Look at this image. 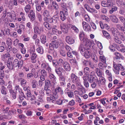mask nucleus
Wrapping results in <instances>:
<instances>
[{"label": "nucleus", "mask_w": 125, "mask_h": 125, "mask_svg": "<svg viewBox=\"0 0 125 125\" xmlns=\"http://www.w3.org/2000/svg\"><path fill=\"white\" fill-rule=\"evenodd\" d=\"M43 15L44 17L43 20L44 21H47L51 23L53 22V20L51 16H50L49 12L48 11L46 10H44Z\"/></svg>", "instance_id": "obj_1"}, {"label": "nucleus", "mask_w": 125, "mask_h": 125, "mask_svg": "<svg viewBox=\"0 0 125 125\" xmlns=\"http://www.w3.org/2000/svg\"><path fill=\"white\" fill-rule=\"evenodd\" d=\"M114 67L115 69L113 71L116 74H118L120 71H123L124 70V68L120 64H114Z\"/></svg>", "instance_id": "obj_2"}, {"label": "nucleus", "mask_w": 125, "mask_h": 125, "mask_svg": "<svg viewBox=\"0 0 125 125\" xmlns=\"http://www.w3.org/2000/svg\"><path fill=\"white\" fill-rule=\"evenodd\" d=\"M9 17L10 18V19H9V21L10 22L13 21H15L17 20V17L16 14L12 13L10 12H7V17L5 19V22L7 20V22H8L7 18H9Z\"/></svg>", "instance_id": "obj_3"}, {"label": "nucleus", "mask_w": 125, "mask_h": 125, "mask_svg": "<svg viewBox=\"0 0 125 125\" xmlns=\"http://www.w3.org/2000/svg\"><path fill=\"white\" fill-rule=\"evenodd\" d=\"M62 68L59 67L57 69H56L55 71L57 75L60 76L59 80L60 82L62 81H65V79L64 77L62 76H61L62 75V72H61L62 70Z\"/></svg>", "instance_id": "obj_4"}, {"label": "nucleus", "mask_w": 125, "mask_h": 125, "mask_svg": "<svg viewBox=\"0 0 125 125\" xmlns=\"http://www.w3.org/2000/svg\"><path fill=\"white\" fill-rule=\"evenodd\" d=\"M81 42L87 48V49H90L91 46L92 42L86 38H85L81 41Z\"/></svg>", "instance_id": "obj_5"}, {"label": "nucleus", "mask_w": 125, "mask_h": 125, "mask_svg": "<svg viewBox=\"0 0 125 125\" xmlns=\"http://www.w3.org/2000/svg\"><path fill=\"white\" fill-rule=\"evenodd\" d=\"M70 24H67L63 23L61 25V27L62 31L64 33H67L69 28H70Z\"/></svg>", "instance_id": "obj_6"}, {"label": "nucleus", "mask_w": 125, "mask_h": 125, "mask_svg": "<svg viewBox=\"0 0 125 125\" xmlns=\"http://www.w3.org/2000/svg\"><path fill=\"white\" fill-rule=\"evenodd\" d=\"M44 31V28L42 27H39L37 26H35L34 27V31L35 34H40Z\"/></svg>", "instance_id": "obj_7"}, {"label": "nucleus", "mask_w": 125, "mask_h": 125, "mask_svg": "<svg viewBox=\"0 0 125 125\" xmlns=\"http://www.w3.org/2000/svg\"><path fill=\"white\" fill-rule=\"evenodd\" d=\"M71 80L73 83L79 82V80L78 77L74 73H72L70 75Z\"/></svg>", "instance_id": "obj_8"}, {"label": "nucleus", "mask_w": 125, "mask_h": 125, "mask_svg": "<svg viewBox=\"0 0 125 125\" xmlns=\"http://www.w3.org/2000/svg\"><path fill=\"white\" fill-rule=\"evenodd\" d=\"M14 65H15L16 67H18V68L21 67L23 64V61L21 60L19 61L17 59H15L13 62Z\"/></svg>", "instance_id": "obj_9"}, {"label": "nucleus", "mask_w": 125, "mask_h": 125, "mask_svg": "<svg viewBox=\"0 0 125 125\" xmlns=\"http://www.w3.org/2000/svg\"><path fill=\"white\" fill-rule=\"evenodd\" d=\"M111 31L112 34L114 37H118L120 35V32L116 29L113 27L112 28Z\"/></svg>", "instance_id": "obj_10"}, {"label": "nucleus", "mask_w": 125, "mask_h": 125, "mask_svg": "<svg viewBox=\"0 0 125 125\" xmlns=\"http://www.w3.org/2000/svg\"><path fill=\"white\" fill-rule=\"evenodd\" d=\"M83 28L84 30L86 31H91V27L89 24L84 21L82 22Z\"/></svg>", "instance_id": "obj_11"}, {"label": "nucleus", "mask_w": 125, "mask_h": 125, "mask_svg": "<svg viewBox=\"0 0 125 125\" xmlns=\"http://www.w3.org/2000/svg\"><path fill=\"white\" fill-rule=\"evenodd\" d=\"M84 7L86 10L89 12L91 13H97V11L95 9L93 8H91L89 5L87 4H85L84 5Z\"/></svg>", "instance_id": "obj_12"}, {"label": "nucleus", "mask_w": 125, "mask_h": 125, "mask_svg": "<svg viewBox=\"0 0 125 125\" xmlns=\"http://www.w3.org/2000/svg\"><path fill=\"white\" fill-rule=\"evenodd\" d=\"M45 85L44 86V90H46L48 89L50 86H51L52 87H54V84L52 82L51 83L50 81L49 80H46L45 81Z\"/></svg>", "instance_id": "obj_13"}, {"label": "nucleus", "mask_w": 125, "mask_h": 125, "mask_svg": "<svg viewBox=\"0 0 125 125\" xmlns=\"http://www.w3.org/2000/svg\"><path fill=\"white\" fill-rule=\"evenodd\" d=\"M94 72H92L91 73V74L89 75L88 76V81L90 83H92L93 82L96 80L98 79L96 77H94L93 75V74H94Z\"/></svg>", "instance_id": "obj_14"}, {"label": "nucleus", "mask_w": 125, "mask_h": 125, "mask_svg": "<svg viewBox=\"0 0 125 125\" xmlns=\"http://www.w3.org/2000/svg\"><path fill=\"white\" fill-rule=\"evenodd\" d=\"M28 16L30 19L31 21H34L35 18V13L32 10L30 11V13L28 15Z\"/></svg>", "instance_id": "obj_15"}, {"label": "nucleus", "mask_w": 125, "mask_h": 125, "mask_svg": "<svg viewBox=\"0 0 125 125\" xmlns=\"http://www.w3.org/2000/svg\"><path fill=\"white\" fill-rule=\"evenodd\" d=\"M63 67L65 70L67 71H69L71 69L69 63L66 62H64L63 64Z\"/></svg>", "instance_id": "obj_16"}, {"label": "nucleus", "mask_w": 125, "mask_h": 125, "mask_svg": "<svg viewBox=\"0 0 125 125\" xmlns=\"http://www.w3.org/2000/svg\"><path fill=\"white\" fill-rule=\"evenodd\" d=\"M88 49L87 47L86 48V47L85 48L83 47V45L82 44H80L78 48V50L80 52L82 55L84 54V53L85 52L86 50Z\"/></svg>", "instance_id": "obj_17"}, {"label": "nucleus", "mask_w": 125, "mask_h": 125, "mask_svg": "<svg viewBox=\"0 0 125 125\" xmlns=\"http://www.w3.org/2000/svg\"><path fill=\"white\" fill-rule=\"evenodd\" d=\"M31 56V62L33 63H35L36 62L37 60L36 58L37 57V55L36 53H31L30 54Z\"/></svg>", "instance_id": "obj_18"}, {"label": "nucleus", "mask_w": 125, "mask_h": 125, "mask_svg": "<svg viewBox=\"0 0 125 125\" xmlns=\"http://www.w3.org/2000/svg\"><path fill=\"white\" fill-rule=\"evenodd\" d=\"M109 17L113 22L117 23L118 22V20L115 15H111L109 16Z\"/></svg>", "instance_id": "obj_19"}, {"label": "nucleus", "mask_w": 125, "mask_h": 125, "mask_svg": "<svg viewBox=\"0 0 125 125\" xmlns=\"http://www.w3.org/2000/svg\"><path fill=\"white\" fill-rule=\"evenodd\" d=\"M66 42L69 44H72L74 42V40L72 38L69 36H67L66 38Z\"/></svg>", "instance_id": "obj_20"}, {"label": "nucleus", "mask_w": 125, "mask_h": 125, "mask_svg": "<svg viewBox=\"0 0 125 125\" xmlns=\"http://www.w3.org/2000/svg\"><path fill=\"white\" fill-rule=\"evenodd\" d=\"M31 72L32 73L33 75V76L35 78H37L40 76L38 70L36 72L35 69L34 68L32 69Z\"/></svg>", "instance_id": "obj_21"}, {"label": "nucleus", "mask_w": 125, "mask_h": 125, "mask_svg": "<svg viewBox=\"0 0 125 125\" xmlns=\"http://www.w3.org/2000/svg\"><path fill=\"white\" fill-rule=\"evenodd\" d=\"M89 49H88L86 50L85 52L84 53V54H83L82 55L84 56L86 58H89L91 56V52Z\"/></svg>", "instance_id": "obj_22"}, {"label": "nucleus", "mask_w": 125, "mask_h": 125, "mask_svg": "<svg viewBox=\"0 0 125 125\" xmlns=\"http://www.w3.org/2000/svg\"><path fill=\"white\" fill-rule=\"evenodd\" d=\"M107 64L106 62H100L98 64V66L100 69L103 70L104 68H106L107 66Z\"/></svg>", "instance_id": "obj_23"}, {"label": "nucleus", "mask_w": 125, "mask_h": 125, "mask_svg": "<svg viewBox=\"0 0 125 125\" xmlns=\"http://www.w3.org/2000/svg\"><path fill=\"white\" fill-rule=\"evenodd\" d=\"M101 4L102 6L104 7H109L111 5V3H109L105 1H102L101 2Z\"/></svg>", "instance_id": "obj_24"}, {"label": "nucleus", "mask_w": 125, "mask_h": 125, "mask_svg": "<svg viewBox=\"0 0 125 125\" xmlns=\"http://www.w3.org/2000/svg\"><path fill=\"white\" fill-rule=\"evenodd\" d=\"M103 35L104 37L108 40L111 39V36L110 34L105 30H103L102 31Z\"/></svg>", "instance_id": "obj_25"}, {"label": "nucleus", "mask_w": 125, "mask_h": 125, "mask_svg": "<svg viewBox=\"0 0 125 125\" xmlns=\"http://www.w3.org/2000/svg\"><path fill=\"white\" fill-rule=\"evenodd\" d=\"M40 76H46L47 75L46 72L44 69H38Z\"/></svg>", "instance_id": "obj_26"}, {"label": "nucleus", "mask_w": 125, "mask_h": 125, "mask_svg": "<svg viewBox=\"0 0 125 125\" xmlns=\"http://www.w3.org/2000/svg\"><path fill=\"white\" fill-rule=\"evenodd\" d=\"M40 39L41 42L42 44H44L46 42V37L45 35H41L40 37Z\"/></svg>", "instance_id": "obj_27"}, {"label": "nucleus", "mask_w": 125, "mask_h": 125, "mask_svg": "<svg viewBox=\"0 0 125 125\" xmlns=\"http://www.w3.org/2000/svg\"><path fill=\"white\" fill-rule=\"evenodd\" d=\"M99 24L100 27L102 29H104V28H105L106 29H108L109 27L108 25L106 24H104V25L102 21L99 22Z\"/></svg>", "instance_id": "obj_28"}, {"label": "nucleus", "mask_w": 125, "mask_h": 125, "mask_svg": "<svg viewBox=\"0 0 125 125\" xmlns=\"http://www.w3.org/2000/svg\"><path fill=\"white\" fill-rule=\"evenodd\" d=\"M7 66L9 69L10 70H12L13 69L14 65L13 62L10 61L8 62Z\"/></svg>", "instance_id": "obj_29"}, {"label": "nucleus", "mask_w": 125, "mask_h": 125, "mask_svg": "<svg viewBox=\"0 0 125 125\" xmlns=\"http://www.w3.org/2000/svg\"><path fill=\"white\" fill-rule=\"evenodd\" d=\"M55 0H50V5L49 6V9L51 10H53L55 9Z\"/></svg>", "instance_id": "obj_30"}, {"label": "nucleus", "mask_w": 125, "mask_h": 125, "mask_svg": "<svg viewBox=\"0 0 125 125\" xmlns=\"http://www.w3.org/2000/svg\"><path fill=\"white\" fill-rule=\"evenodd\" d=\"M55 48V41H52L49 44V49L51 51H54Z\"/></svg>", "instance_id": "obj_31"}, {"label": "nucleus", "mask_w": 125, "mask_h": 125, "mask_svg": "<svg viewBox=\"0 0 125 125\" xmlns=\"http://www.w3.org/2000/svg\"><path fill=\"white\" fill-rule=\"evenodd\" d=\"M85 35L83 31H80L79 34V37L81 41L83 40V39L85 38Z\"/></svg>", "instance_id": "obj_32"}, {"label": "nucleus", "mask_w": 125, "mask_h": 125, "mask_svg": "<svg viewBox=\"0 0 125 125\" xmlns=\"http://www.w3.org/2000/svg\"><path fill=\"white\" fill-rule=\"evenodd\" d=\"M10 29H9L7 28L4 30H1V32L4 35H5L6 34L9 35L10 34Z\"/></svg>", "instance_id": "obj_33"}, {"label": "nucleus", "mask_w": 125, "mask_h": 125, "mask_svg": "<svg viewBox=\"0 0 125 125\" xmlns=\"http://www.w3.org/2000/svg\"><path fill=\"white\" fill-rule=\"evenodd\" d=\"M60 16L61 20L63 21H64L66 19L67 16H65L63 13L62 11H60Z\"/></svg>", "instance_id": "obj_34"}, {"label": "nucleus", "mask_w": 125, "mask_h": 125, "mask_svg": "<svg viewBox=\"0 0 125 125\" xmlns=\"http://www.w3.org/2000/svg\"><path fill=\"white\" fill-rule=\"evenodd\" d=\"M31 8V6L29 4L26 5L25 7L24 10L26 13H28L30 11Z\"/></svg>", "instance_id": "obj_35"}, {"label": "nucleus", "mask_w": 125, "mask_h": 125, "mask_svg": "<svg viewBox=\"0 0 125 125\" xmlns=\"http://www.w3.org/2000/svg\"><path fill=\"white\" fill-rule=\"evenodd\" d=\"M11 95L12 98L14 99H15L16 98V94L17 93L16 92H14L13 90H11L9 91Z\"/></svg>", "instance_id": "obj_36"}, {"label": "nucleus", "mask_w": 125, "mask_h": 125, "mask_svg": "<svg viewBox=\"0 0 125 125\" xmlns=\"http://www.w3.org/2000/svg\"><path fill=\"white\" fill-rule=\"evenodd\" d=\"M70 27H71V29L73 30L76 33H77L79 32L78 29L75 25H73L70 24Z\"/></svg>", "instance_id": "obj_37"}, {"label": "nucleus", "mask_w": 125, "mask_h": 125, "mask_svg": "<svg viewBox=\"0 0 125 125\" xmlns=\"http://www.w3.org/2000/svg\"><path fill=\"white\" fill-rule=\"evenodd\" d=\"M63 61L62 59H59L58 60H55V65L57 66L61 65L63 63Z\"/></svg>", "instance_id": "obj_38"}, {"label": "nucleus", "mask_w": 125, "mask_h": 125, "mask_svg": "<svg viewBox=\"0 0 125 125\" xmlns=\"http://www.w3.org/2000/svg\"><path fill=\"white\" fill-rule=\"evenodd\" d=\"M63 61L62 59H59L58 60H55V65L57 66L61 65L63 63Z\"/></svg>", "instance_id": "obj_39"}, {"label": "nucleus", "mask_w": 125, "mask_h": 125, "mask_svg": "<svg viewBox=\"0 0 125 125\" xmlns=\"http://www.w3.org/2000/svg\"><path fill=\"white\" fill-rule=\"evenodd\" d=\"M63 61L62 59H59L58 60H55V65L57 66L61 65L63 63Z\"/></svg>", "instance_id": "obj_40"}, {"label": "nucleus", "mask_w": 125, "mask_h": 125, "mask_svg": "<svg viewBox=\"0 0 125 125\" xmlns=\"http://www.w3.org/2000/svg\"><path fill=\"white\" fill-rule=\"evenodd\" d=\"M36 51L40 54H42L43 53V50L42 47L40 46L36 49Z\"/></svg>", "instance_id": "obj_41"}, {"label": "nucleus", "mask_w": 125, "mask_h": 125, "mask_svg": "<svg viewBox=\"0 0 125 125\" xmlns=\"http://www.w3.org/2000/svg\"><path fill=\"white\" fill-rule=\"evenodd\" d=\"M114 54L116 56V59H120L121 58H122L123 56L120 53L118 52H115L114 53Z\"/></svg>", "instance_id": "obj_42"}, {"label": "nucleus", "mask_w": 125, "mask_h": 125, "mask_svg": "<svg viewBox=\"0 0 125 125\" xmlns=\"http://www.w3.org/2000/svg\"><path fill=\"white\" fill-rule=\"evenodd\" d=\"M95 71L97 74V75L99 77H101L102 75V72L101 71L100 69L98 68H96L95 69Z\"/></svg>", "instance_id": "obj_43"}, {"label": "nucleus", "mask_w": 125, "mask_h": 125, "mask_svg": "<svg viewBox=\"0 0 125 125\" xmlns=\"http://www.w3.org/2000/svg\"><path fill=\"white\" fill-rule=\"evenodd\" d=\"M7 10L5 9L4 11L1 14L2 16L1 19H2L3 20L5 19V18L6 17L7 15Z\"/></svg>", "instance_id": "obj_44"}, {"label": "nucleus", "mask_w": 125, "mask_h": 125, "mask_svg": "<svg viewBox=\"0 0 125 125\" xmlns=\"http://www.w3.org/2000/svg\"><path fill=\"white\" fill-rule=\"evenodd\" d=\"M6 89L4 86H1V93L4 95H6L7 94L6 91Z\"/></svg>", "instance_id": "obj_45"}, {"label": "nucleus", "mask_w": 125, "mask_h": 125, "mask_svg": "<svg viewBox=\"0 0 125 125\" xmlns=\"http://www.w3.org/2000/svg\"><path fill=\"white\" fill-rule=\"evenodd\" d=\"M14 91L16 92L17 93V91H18L19 92L21 91V90L20 89L19 86L18 85H16L14 86Z\"/></svg>", "instance_id": "obj_46"}, {"label": "nucleus", "mask_w": 125, "mask_h": 125, "mask_svg": "<svg viewBox=\"0 0 125 125\" xmlns=\"http://www.w3.org/2000/svg\"><path fill=\"white\" fill-rule=\"evenodd\" d=\"M117 9V8L116 6H113L112 8L109 11V13L112 14L114 12L116 11Z\"/></svg>", "instance_id": "obj_47"}, {"label": "nucleus", "mask_w": 125, "mask_h": 125, "mask_svg": "<svg viewBox=\"0 0 125 125\" xmlns=\"http://www.w3.org/2000/svg\"><path fill=\"white\" fill-rule=\"evenodd\" d=\"M38 82L35 80H33L31 82L32 86V88H34L36 87L37 85Z\"/></svg>", "instance_id": "obj_48"}, {"label": "nucleus", "mask_w": 125, "mask_h": 125, "mask_svg": "<svg viewBox=\"0 0 125 125\" xmlns=\"http://www.w3.org/2000/svg\"><path fill=\"white\" fill-rule=\"evenodd\" d=\"M98 82V79L93 82L91 84L92 87L93 88H95L96 86L97 83Z\"/></svg>", "instance_id": "obj_49"}, {"label": "nucleus", "mask_w": 125, "mask_h": 125, "mask_svg": "<svg viewBox=\"0 0 125 125\" xmlns=\"http://www.w3.org/2000/svg\"><path fill=\"white\" fill-rule=\"evenodd\" d=\"M47 100L50 101L53 103L55 102V97L54 96L52 95L50 97H48L47 98Z\"/></svg>", "instance_id": "obj_50"}, {"label": "nucleus", "mask_w": 125, "mask_h": 125, "mask_svg": "<svg viewBox=\"0 0 125 125\" xmlns=\"http://www.w3.org/2000/svg\"><path fill=\"white\" fill-rule=\"evenodd\" d=\"M99 59L102 62H106V58L103 55L100 56Z\"/></svg>", "instance_id": "obj_51"}, {"label": "nucleus", "mask_w": 125, "mask_h": 125, "mask_svg": "<svg viewBox=\"0 0 125 125\" xmlns=\"http://www.w3.org/2000/svg\"><path fill=\"white\" fill-rule=\"evenodd\" d=\"M114 40L116 43L119 44H121L122 43V42L120 39L118 37H114Z\"/></svg>", "instance_id": "obj_52"}, {"label": "nucleus", "mask_w": 125, "mask_h": 125, "mask_svg": "<svg viewBox=\"0 0 125 125\" xmlns=\"http://www.w3.org/2000/svg\"><path fill=\"white\" fill-rule=\"evenodd\" d=\"M119 13L122 15H124V16L125 15V9L124 8H122L120 9L119 11Z\"/></svg>", "instance_id": "obj_53"}, {"label": "nucleus", "mask_w": 125, "mask_h": 125, "mask_svg": "<svg viewBox=\"0 0 125 125\" xmlns=\"http://www.w3.org/2000/svg\"><path fill=\"white\" fill-rule=\"evenodd\" d=\"M6 42L7 45H10L12 43V41L11 39L9 37L7 38L6 39Z\"/></svg>", "instance_id": "obj_54"}, {"label": "nucleus", "mask_w": 125, "mask_h": 125, "mask_svg": "<svg viewBox=\"0 0 125 125\" xmlns=\"http://www.w3.org/2000/svg\"><path fill=\"white\" fill-rule=\"evenodd\" d=\"M43 25L44 27L48 30L51 29V27H50L49 23L47 22H45L43 23Z\"/></svg>", "instance_id": "obj_55"}, {"label": "nucleus", "mask_w": 125, "mask_h": 125, "mask_svg": "<svg viewBox=\"0 0 125 125\" xmlns=\"http://www.w3.org/2000/svg\"><path fill=\"white\" fill-rule=\"evenodd\" d=\"M54 75L53 74H52L51 73L50 74V75H49V77L50 79L52 80V83L54 84L55 83H54Z\"/></svg>", "instance_id": "obj_56"}, {"label": "nucleus", "mask_w": 125, "mask_h": 125, "mask_svg": "<svg viewBox=\"0 0 125 125\" xmlns=\"http://www.w3.org/2000/svg\"><path fill=\"white\" fill-rule=\"evenodd\" d=\"M123 3V2L122 0H116V3L118 6L119 7L121 6Z\"/></svg>", "instance_id": "obj_57"}, {"label": "nucleus", "mask_w": 125, "mask_h": 125, "mask_svg": "<svg viewBox=\"0 0 125 125\" xmlns=\"http://www.w3.org/2000/svg\"><path fill=\"white\" fill-rule=\"evenodd\" d=\"M99 79V81L102 84H104L105 83V80L104 78L101 76Z\"/></svg>", "instance_id": "obj_58"}, {"label": "nucleus", "mask_w": 125, "mask_h": 125, "mask_svg": "<svg viewBox=\"0 0 125 125\" xmlns=\"http://www.w3.org/2000/svg\"><path fill=\"white\" fill-rule=\"evenodd\" d=\"M62 91V90L60 87H58L55 89V92L56 93H60Z\"/></svg>", "instance_id": "obj_59"}, {"label": "nucleus", "mask_w": 125, "mask_h": 125, "mask_svg": "<svg viewBox=\"0 0 125 125\" xmlns=\"http://www.w3.org/2000/svg\"><path fill=\"white\" fill-rule=\"evenodd\" d=\"M118 18L120 20L122 23H123L124 25L125 23V18L122 16H119L118 17Z\"/></svg>", "instance_id": "obj_60"}, {"label": "nucleus", "mask_w": 125, "mask_h": 125, "mask_svg": "<svg viewBox=\"0 0 125 125\" xmlns=\"http://www.w3.org/2000/svg\"><path fill=\"white\" fill-rule=\"evenodd\" d=\"M82 62L83 65L87 66L88 65L89 61L84 60L82 61Z\"/></svg>", "instance_id": "obj_61"}, {"label": "nucleus", "mask_w": 125, "mask_h": 125, "mask_svg": "<svg viewBox=\"0 0 125 125\" xmlns=\"http://www.w3.org/2000/svg\"><path fill=\"white\" fill-rule=\"evenodd\" d=\"M19 42V39H15L13 42V45L15 46H16L18 44Z\"/></svg>", "instance_id": "obj_62"}, {"label": "nucleus", "mask_w": 125, "mask_h": 125, "mask_svg": "<svg viewBox=\"0 0 125 125\" xmlns=\"http://www.w3.org/2000/svg\"><path fill=\"white\" fill-rule=\"evenodd\" d=\"M20 14L22 20L23 21H25L26 20V18L25 16V14L21 12L20 13Z\"/></svg>", "instance_id": "obj_63"}, {"label": "nucleus", "mask_w": 125, "mask_h": 125, "mask_svg": "<svg viewBox=\"0 0 125 125\" xmlns=\"http://www.w3.org/2000/svg\"><path fill=\"white\" fill-rule=\"evenodd\" d=\"M23 41L24 42H28L30 41V38L29 37L26 36H23Z\"/></svg>", "instance_id": "obj_64"}]
</instances>
